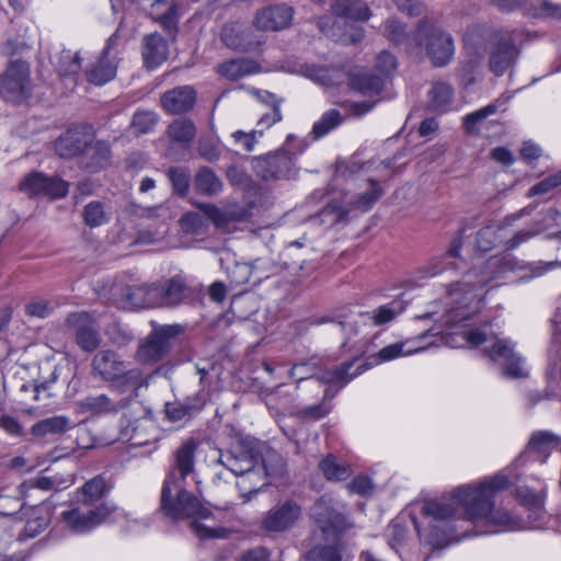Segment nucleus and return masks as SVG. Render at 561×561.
<instances>
[{
	"instance_id": "nucleus-36",
	"label": "nucleus",
	"mask_w": 561,
	"mask_h": 561,
	"mask_svg": "<svg viewBox=\"0 0 561 561\" xmlns=\"http://www.w3.org/2000/svg\"><path fill=\"white\" fill-rule=\"evenodd\" d=\"M454 96L453 88L445 82H436L430 91L428 105L433 111L445 112L448 110Z\"/></svg>"
},
{
	"instance_id": "nucleus-41",
	"label": "nucleus",
	"mask_w": 561,
	"mask_h": 561,
	"mask_svg": "<svg viewBox=\"0 0 561 561\" xmlns=\"http://www.w3.org/2000/svg\"><path fill=\"white\" fill-rule=\"evenodd\" d=\"M383 32L386 37L391 42L396 44H405L409 51H415V42L413 41V37L417 34V30L413 34L407 35L401 23L396 20H388L385 24Z\"/></svg>"
},
{
	"instance_id": "nucleus-33",
	"label": "nucleus",
	"mask_w": 561,
	"mask_h": 561,
	"mask_svg": "<svg viewBox=\"0 0 561 561\" xmlns=\"http://www.w3.org/2000/svg\"><path fill=\"white\" fill-rule=\"evenodd\" d=\"M385 79L381 76L368 72H357L352 75L350 84L352 89L364 95H377L383 88Z\"/></svg>"
},
{
	"instance_id": "nucleus-7",
	"label": "nucleus",
	"mask_w": 561,
	"mask_h": 561,
	"mask_svg": "<svg viewBox=\"0 0 561 561\" xmlns=\"http://www.w3.org/2000/svg\"><path fill=\"white\" fill-rule=\"evenodd\" d=\"M218 463L233 473L237 480V488L243 503L251 501L252 496L257 494L264 485L267 470L259 466L257 458L252 451L228 450L220 453Z\"/></svg>"
},
{
	"instance_id": "nucleus-3",
	"label": "nucleus",
	"mask_w": 561,
	"mask_h": 561,
	"mask_svg": "<svg viewBox=\"0 0 561 561\" xmlns=\"http://www.w3.org/2000/svg\"><path fill=\"white\" fill-rule=\"evenodd\" d=\"M196 448V443L188 439L175 450L174 462L162 484L160 507L174 520L192 518V530L199 538H224L227 534L225 528H211L201 523L211 513L197 496L185 490L186 478L194 473Z\"/></svg>"
},
{
	"instance_id": "nucleus-60",
	"label": "nucleus",
	"mask_w": 561,
	"mask_h": 561,
	"mask_svg": "<svg viewBox=\"0 0 561 561\" xmlns=\"http://www.w3.org/2000/svg\"><path fill=\"white\" fill-rule=\"evenodd\" d=\"M191 408L183 403H168L165 413L170 421L178 422L190 415Z\"/></svg>"
},
{
	"instance_id": "nucleus-43",
	"label": "nucleus",
	"mask_w": 561,
	"mask_h": 561,
	"mask_svg": "<svg viewBox=\"0 0 561 561\" xmlns=\"http://www.w3.org/2000/svg\"><path fill=\"white\" fill-rule=\"evenodd\" d=\"M195 186L203 194L215 195L221 191L222 183L213 171L204 168L195 176Z\"/></svg>"
},
{
	"instance_id": "nucleus-64",
	"label": "nucleus",
	"mask_w": 561,
	"mask_h": 561,
	"mask_svg": "<svg viewBox=\"0 0 561 561\" xmlns=\"http://www.w3.org/2000/svg\"><path fill=\"white\" fill-rule=\"evenodd\" d=\"M546 378L549 387H557L561 392V360L559 365H549L546 370Z\"/></svg>"
},
{
	"instance_id": "nucleus-40",
	"label": "nucleus",
	"mask_w": 561,
	"mask_h": 561,
	"mask_svg": "<svg viewBox=\"0 0 561 561\" xmlns=\"http://www.w3.org/2000/svg\"><path fill=\"white\" fill-rule=\"evenodd\" d=\"M111 213L99 201L90 202L84 206L83 220L90 228H96L108 222Z\"/></svg>"
},
{
	"instance_id": "nucleus-37",
	"label": "nucleus",
	"mask_w": 561,
	"mask_h": 561,
	"mask_svg": "<svg viewBox=\"0 0 561 561\" xmlns=\"http://www.w3.org/2000/svg\"><path fill=\"white\" fill-rule=\"evenodd\" d=\"M85 153L90 157L91 162L88 163V168L92 171H98L105 168L110 163V146L105 141L93 140L88 145Z\"/></svg>"
},
{
	"instance_id": "nucleus-48",
	"label": "nucleus",
	"mask_w": 561,
	"mask_h": 561,
	"mask_svg": "<svg viewBox=\"0 0 561 561\" xmlns=\"http://www.w3.org/2000/svg\"><path fill=\"white\" fill-rule=\"evenodd\" d=\"M561 185V169L553 174L548 175L540 182L531 186L527 192V197L546 195Z\"/></svg>"
},
{
	"instance_id": "nucleus-22",
	"label": "nucleus",
	"mask_w": 561,
	"mask_h": 561,
	"mask_svg": "<svg viewBox=\"0 0 561 561\" xmlns=\"http://www.w3.org/2000/svg\"><path fill=\"white\" fill-rule=\"evenodd\" d=\"M68 321L71 324L78 325L76 340L82 350L92 352L100 345L99 332L89 313H72L69 316Z\"/></svg>"
},
{
	"instance_id": "nucleus-2",
	"label": "nucleus",
	"mask_w": 561,
	"mask_h": 561,
	"mask_svg": "<svg viewBox=\"0 0 561 561\" xmlns=\"http://www.w3.org/2000/svg\"><path fill=\"white\" fill-rule=\"evenodd\" d=\"M559 445L560 438L553 433L537 431L510 467L478 482L460 485L447 497L425 501L420 517H412L420 539L433 548L447 546L459 539L458 528L463 522L474 526L473 535L477 536L520 529L522 522L516 515L495 507V495L517 479V474L513 473L516 467L525 465L530 458L545 462Z\"/></svg>"
},
{
	"instance_id": "nucleus-39",
	"label": "nucleus",
	"mask_w": 561,
	"mask_h": 561,
	"mask_svg": "<svg viewBox=\"0 0 561 561\" xmlns=\"http://www.w3.org/2000/svg\"><path fill=\"white\" fill-rule=\"evenodd\" d=\"M73 483L71 474L56 473L54 476H41L30 482L32 488L43 491H60Z\"/></svg>"
},
{
	"instance_id": "nucleus-52",
	"label": "nucleus",
	"mask_w": 561,
	"mask_h": 561,
	"mask_svg": "<svg viewBox=\"0 0 561 561\" xmlns=\"http://www.w3.org/2000/svg\"><path fill=\"white\" fill-rule=\"evenodd\" d=\"M42 507L32 508V518H30L24 527L26 538H34L42 533L48 525V519L42 516Z\"/></svg>"
},
{
	"instance_id": "nucleus-19",
	"label": "nucleus",
	"mask_w": 561,
	"mask_h": 561,
	"mask_svg": "<svg viewBox=\"0 0 561 561\" xmlns=\"http://www.w3.org/2000/svg\"><path fill=\"white\" fill-rule=\"evenodd\" d=\"M514 93L505 92L502 93L497 99H495L490 104L473 111L471 113L466 114L462 117V126L466 133L468 134H478L480 131V127L482 123L491 115L496 114L497 112H504L506 110V105L513 99Z\"/></svg>"
},
{
	"instance_id": "nucleus-61",
	"label": "nucleus",
	"mask_w": 561,
	"mask_h": 561,
	"mask_svg": "<svg viewBox=\"0 0 561 561\" xmlns=\"http://www.w3.org/2000/svg\"><path fill=\"white\" fill-rule=\"evenodd\" d=\"M0 427L11 436H22L23 427L20 422L11 415L0 417Z\"/></svg>"
},
{
	"instance_id": "nucleus-45",
	"label": "nucleus",
	"mask_w": 561,
	"mask_h": 561,
	"mask_svg": "<svg viewBox=\"0 0 561 561\" xmlns=\"http://www.w3.org/2000/svg\"><path fill=\"white\" fill-rule=\"evenodd\" d=\"M104 488L105 482L102 478L98 477L91 479L82 486L80 502L84 506H93V504L102 497Z\"/></svg>"
},
{
	"instance_id": "nucleus-11",
	"label": "nucleus",
	"mask_w": 561,
	"mask_h": 561,
	"mask_svg": "<svg viewBox=\"0 0 561 561\" xmlns=\"http://www.w3.org/2000/svg\"><path fill=\"white\" fill-rule=\"evenodd\" d=\"M31 92L30 67L21 60L12 61L0 82V94L7 102L20 103Z\"/></svg>"
},
{
	"instance_id": "nucleus-24",
	"label": "nucleus",
	"mask_w": 561,
	"mask_h": 561,
	"mask_svg": "<svg viewBox=\"0 0 561 561\" xmlns=\"http://www.w3.org/2000/svg\"><path fill=\"white\" fill-rule=\"evenodd\" d=\"M293 19V9L280 4L263 9L257 12L254 24L263 31H277L289 25Z\"/></svg>"
},
{
	"instance_id": "nucleus-21",
	"label": "nucleus",
	"mask_w": 561,
	"mask_h": 561,
	"mask_svg": "<svg viewBox=\"0 0 561 561\" xmlns=\"http://www.w3.org/2000/svg\"><path fill=\"white\" fill-rule=\"evenodd\" d=\"M518 50L511 37H501L490 53V70L502 76L517 59Z\"/></svg>"
},
{
	"instance_id": "nucleus-57",
	"label": "nucleus",
	"mask_w": 561,
	"mask_h": 561,
	"mask_svg": "<svg viewBox=\"0 0 561 561\" xmlns=\"http://www.w3.org/2000/svg\"><path fill=\"white\" fill-rule=\"evenodd\" d=\"M347 488L352 493L367 496L373 493L374 484L368 477L358 476L347 484Z\"/></svg>"
},
{
	"instance_id": "nucleus-32",
	"label": "nucleus",
	"mask_w": 561,
	"mask_h": 561,
	"mask_svg": "<svg viewBox=\"0 0 561 561\" xmlns=\"http://www.w3.org/2000/svg\"><path fill=\"white\" fill-rule=\"evenodd\" d=\"M169 345L152 333L140 344L136 358L141 364L156 363L167 353Z\"/></svg>"
},
{
	"instance_id": "nucleus-27",
	"label": "nucleus",
	"mask_w": 561,
	"mask_h": 561,
	"mask_svg": "<svg viewBox=\"0 0 561 561\" xmlns=\"http://www.w3.org/2000/svg\"><path fill=\"white\" fill-rule=\"evenodd\" d=\"M353 365L354 360H351L342 364L341 366H335L332 369H327L317 377V380L329 385L330 387H336L339 390L367 369V367L360 364L356 367L355 371L350 373Z\"/></svg>"
},
{
	"instance_id": "nucleus-26",
	"label": "nucleus",
	"mask_w": 561,
	"mask_h": 561,
	"mask_svg": "<svg viewBox=\"0 0 561 561\" xmlns=\"http://www.w3.org/2000/svg\"><path fill=\"white\" fill-rule=\"evenodd\" d=\"M196 93L192 87L184 85L165 92L161 98L163 108L172 114L183 113L193 107Z\"/></svg>"
},
{
	"instance_id": "nucleus-10",
	"label": "nucleus",
	"mask_w": 561,
	"mask_h": 561,
	"mask_svg": "<svg viewBox=\"0 0 561 561\" xmlns=\"http://www.w3.org/2000/svg\"><path fill=\"white\" fill-rule=\"evenodd\" d=\"M311 517L324 534L340 535L353 527L348 516L337 511L333 496L322 495L311 507Z\"/></svg>"
},
{
	"instance_id": "nucleus-17",
	"label": "nucleus",
	"mask_w": 561,
	"mask_h": 561,
	"mask_svg": "<svg viewBox=\"0 0 561 561\" xmlns=\"http://www.w3.org/2000/svg\"><path fill=\"white\" fill-rule=\"evenodd\" d=\"M153 284L148 285L133 279L122 288L118 304L124 309H142L157 307Z\"/></svg>"
},
{
	"instance_id": "nucleus-35",
	"label": "nucleus",
	"mask_w": 561,
	"mask_h": 561,
	"mask_svg": "<svg viewBox=\"0 0 561 561\" xmlns=\"http://www.w3.org/2000/svg\"><path fill=\"white\" fill-rule=\"evenodd\" d=\"M319 469L329 481H343L352 473L351 467L333 455H328L322 459L319 463Z\"/></svg>"
},
{
	"instance_id": "nucleus-44",
	"label": "nucleus",
	"mask_w": 561,
	"mask_h": 561,
	"mask_svg": "<svg viewBox=\"0 0 561 561\" xmlns=\"http://www.w3.org/2000/svg\"><path fill=\"white\" fill-rule=\"evenodd\" d=\"M342 123V116L339 111L330 110L325 112L321 118L313 124L312 134L314 139H319L329 134L333 128Z\"/></svg>"
},
{
	"instance_id": "nucleus-1",
	"label": "nucleus",
	"mask_w": 561,
	"mask_h": 561,
	"mask_svg": "<svg viewBox=\"0 0 561 561\" xmlns=\"http://www.w3.org/2000/svg\"><path fill=\"white\" fill-rule=\"evenodd\" d=\"M561 261L526 263L511 253L491 256L483 270L466 273L462 280L453 283L443 299L444 311L430 330L432 335H440L450 347H482L483 354L501 366L505 376L522 378L527 376L524 358L514 350V343L494 333L491 324L483 322L477 327L483 286H496L517 280H528L542 276Z\"/></svg>"
},
{
	"instance_id": "nucleus-12",
	"label": "nucleus",
	"mask_w": 561,
	"mask_h": 561,
	"mask_svg": "<svg viewBox=\"0 0 561 561\" xmlns=\"http://www.w3.org/2000/svg\"><path fill=\"white\" fill-rule=\"evenodd\" d=\"M255 172L265 181L294 178L298 173L296 153L284 150L261 158L256 161Z\"/></svg>"
},
{
	"instance_id": "nucleus-28",
	"label": "nucleus",
	"mask_w": 561,
	"mask_h": 561,
	"mask_svg": "<svg viewBox=\"0 0 561 561\" xmlns=\"http://www.w3.org/2000/svg\"><path fill=\"white\" fill-rule=\"evenodd\" d=\"M421 340L422 336H417L385 346L377 353L375 363L380 364L401 356H409L423 352L427 348V346L421 345Z\"/></svg>"
},
{
	"instance_id": "nucleus-8",
	"label": "nucleus",
	"mask_w": 561,
	"mask_h": 561,
	"mask_svg": "<svg viewBox=\"0 0 561 561\" xmlns=\"http://www.w3.org/2000/svg\"><path fill=\"white\" fill-rule=\"evenodd\" d=\"M415 50L425 45L426 55L434 66L443 67L450 62L455 54L451 36L428 22H422L413 37Z\"/></svg>"
},
{
	"instance_id": "nucleus-13",
	"label": "nucleus",
	"mask_w": 561,
	"mask_h": 561,
	"mask_svg": "<svg viewBox=\"0 0 561 561\" xmlns=\"http://www.w3.org/2000/svg\"><path fill=\"white\" fill-rule=\"evenodd\" d=\"M20 190L31 197H47L57 199L65 197L69 192V184L57 178L47 176L41 172H33L24 178Z\"/></svg>"
},
{
	"instance_id": "nucleus-16",
	"label": "nucleus",
	"mask_w": 561,
	"mask_h": 561,
	"mask_svg": "<svg viewBox=\"0 0 561 561\" xmlns=\"http://www.w3.org/2000/svg\"><path fill=\"white\" fill-rule=\"evenodd\" d=\"M93 139L90 126H76L62 134L55 144V149L61 158H72L87 149Z\"/></svg>"
},
{
	"instance_id": "nucleus-46",
	"label": "nucleus",
	"mask_w": 561,
	"mask_h": 561,
	"mask_svg": "<svg viewBox=\"0 0 561 561\" xmlns=\"http://www.w3.org/2000/svg\"><path fill=\"white\" fill-rule=\"evenodd\" d=\"M196 128L188 119H176L169 126V135L176 141L188 144L195 136Z\"/></svg>"
},
{
	"instance_id": "nucleus-51",
	"label": "nucleus",
	"mask_w": 561,
	"mask_h": 561,
	"mask_svg": "<svg viewBox=\"0 0 561 561\" xmlns=\"http://www.w3.org/2000/svg\"><path fill=\"white\" fill-rule=\"evenodd\" d=\"M408 536V530L405 526H403L399 519H394L387 528V539L391 549L394 551H399Z\"/></svg>"
},
{
	"instance_id": "nucleus-25",
	"label": "nucleus",
	"mask_w": 561,
	"mask_h": 561,
	"mask_svg": "<svg viewBox=\"0 0 561 561\" xmlns=\"http://www.w3.org/2000/svg\"><path fill=\"white\" fill-rule=\"evenodd\" d=\"M126 404L127 402L125 399H122L119 402H115L104 393L88 396L78 402V407L81 412L89 413L93 416L116 414Z\"/></svg>"
},
{
	"instance_id": "nucleus-29",
	"label": "nucleus",
	"mask_w": 561,
	"mask_h": 561,
	"mask_svg": "<svg viewBox=\"0 0 561 561\" xmlns=\"http://www.w3.org/2000/svg\"><path fill=\"white\" fill-rule=\"evenodd\" d=\"M167 57L168 46L161 35L153 33L145 37L142 58L147 69L158 68L167 60Z\"/></svg>"
},
{
	"instance_id": "nucleus-18",
	"label": "nucleus",
	"mask_w": 561,
	"mask_h": 561,
	"mask_svg": "<svg viewBox=\"0 0 561 561\" xmlns=\"http://www.w3.org/2000/svg\"><path fill=\"white\" fill-rule=\"evenodd\" d=\"M115 41V35H112L106 47L103 49L102 55L95 62L91 64L87 70V78L89 82L95 85H103L114 79L117 70V60L115 55H111V46Z\"/></svg>"
},
{
	"instance_id": "nucleus-42",
	"label": "nucleus",
	"mask_w": 561,
	"mask_h": 561,
	"mask_svg": "<svg viewBox=\"0 0 561 561\" xmlns=\"http://www.w3.org/2000/svg\"><path fill=\"white\" fill-rule=\"evenodd\" d=\"M305 561H352V556L336 546H325L312 549Z\"/></svg>"
},
{
	"instance_id": "nucleus-5",
	"label": "nucleus",
	"mask_w": 561,
	"mask_h": 561,
	"mask_svg": "<svg viewBox=\"0 0 561 561\" xmlns=\"http://www.w3.org/2000/svg\"><path fill=\"white\" fill-rule=\"evenodd\" d=\"M325 2L339 21L330 25L331 18H321L318 23L321 32L343 45L362 41L363 28L354 22L369 19L368 7L359 0H325Z\"/></svg>"
},
{
	"instance_id": "nucleus-6",
	"label": "nucleus",
	"mask_w": 561,
	"mask_h": 561,
	"mask_svg": "<svg viewBox=\"0 0 561 561\" xmlns=\"http://www.w3.org/2000/svg\"><path fill=\"white\" fill-rule=\"evenodd\" d=\"M91 374L93 378L102 380L119 392L131 388L133 396H138V390L147 386L144 374L139 368L127 369L121 355L111 350L96 352L91 360Z\"/></svg>"
},
{
	"instance_id": "nucleus-38",
	"label": "nucleus",
	"mask_w": 561,
	"mask_h": 561,
	"mask_svg": "<svg viewBox=\"0 0 561 561\" xmlns=\"http://www.w3.org/2000/svg\"><path fill=\"white\" fill-rule=\"evenodd\" d=\"M382 193L383 191L378 182L368 181L366 190L351 201V206L354 209L367 211L380 198Z\"/></svg>"
},
{
	"instance_id": "nucleus-59",
	"label": "nucleus",
	"mask_w": 561,
	"mask_h": 561,
	"mask_svg": "<svg viewBox=\"0 0 561 561\" xmlns=\"http://www.w3.org/2000/svg\"><path fill=\"white\" fill-rule=\"evenodd\" d=\"M26 313L32 317L46 318L53 310L50 304L46 300H34L25 306Z\"/></svg>"
},
{
	"instance_id": "nucleus-53",
	"label": "nucleus",
	"mask_w": 561,
	"mask_h": 561,
	"mask_svg": "<svg viewBox=\"0 0 561 561\" xmlns=\"http://www.w3.org/2000/svg\"><path fill=\"white\" fill-rule=\"evenodd\" d=\"M157 123V114L151 111H139L133 117V127L138 134L149 133Z\"/></svg>"
},
{
	"instance_id": "nucleus-15",
	"label": "nucleus",
	"mask_w": 561,
	"mask_h": 561,
	"mask_svg": "<svg viewBox=\"0 0 561 561\" xmlns=\"http://www.w3.org/2000/svg\"><path fill=\"white\" fill-rule=\"evenodd\" d=\"M559 227H561V213L556 208H549L542 214V218L536 222L534 227L517 231L505 242V245L508 249H515L535 236L543 232H547L549 238H556L553 233L558 231L552 230Z\"/></svg>"
},
{
	"instance_id": "nucleus-55",
	"label": "nucleus",
	"mask_w": 561,
	"mask_h": 561,
	"mask_svg": "<svg viewBox=\"0 0 561 561\" xmlns=\"http://www.w3.org/2000/svg\"><path fill=\"white\" fill-rule=\"evenodd\" d=\"M375 68L385 79L397 69V60L391 53L383 50L377 56Z\"/></svg>"
},
{
	"instance_id": "nucleus-63",
	"label": "nucleus",
	"mask_w": 561,
	"mask_h": 561,
	"mask_svg": "<svg viewBox=\"0 0 561 561\" xmlns=\"http://www.w3.org/2000/svg\"><path fill=\"white\" fill-rule=\"evenodd\" d=\"M282 121V113L279 106L274 104L271 111L264 114L257 122V125L264 126L265 128L272 127L274 124Z\"/></svg>"
},
{
	"instance_id": "nucleus-58",
	"label": "nucleus",
	"mask_w": 561,
	"mask_h": 561,
	"mask_svg": "<svg viewBox=\"0 0 561 561\" xmlns=\"http://www.w3.org/2000/svg\"><path fill=\"white\" fill-rule=\"evenodd\" d=\"M263 130H252L250 133H244L242 130H237L232 134L236 142L240 144L242 148L247 151H252L254 149L257 136H262Z\"/></svg>"
},
{
	"instance_id": "nucleus-9",
	"label": "nucleus",
	"mask_w": 561,
	"mask_h": 561,
	"mask_svg": "<svg viewBox=\"0 0 561 561\" xmlns=\"http://www.w3.org/2000/svg\"><path fill=\"white\" fill-rule=\"evenodd\" d=\"M112 515L123 514L116 507H111L107 504L92 507L81 503L80 506L64 511L61 519L73 533L87 534L103 523H108Z\"/></svg>"
},
{
	"instance_id": "nucleus-30",
	"label": "nucleus",
	"mask_w": 561,
	"mask_h": 561,
	"mask_svg": "<svg viewBox=\"0 0 561 561\" xmlns=\"http://www.w3.org/2000/svg\"><path fill=\"white\" fill-rule=\"evenodd\" d=\"M221 38L227 47L242 51L252 50L260 44L259 41H253L251 34L245 32L243 26L238 23L225 25L221 31Z\"/></svg>"
},
{
	"instance_id": "nucleus-23",
	"label": "nucleus",
	"mask_w": 561,
	"mask_h": 561,
	"mask_svg": "<svg viewBox=\"0 0 561 561\" xmlns=\"http://www.w3.org/2000/svg\"><path fill=\"white\" fill-rule=\"evenodd\" d=\"M154 298L157 307H173L181 304L186 295V284L181 275H176L163 283H154Z\"/></svg>"
},
{
	"instance_id": "nucleus-31",
	"label": "nucleus",
	"mask_w": 561,
	"mask_h": 561,
	"mask_svg": "<svg viewBox=\"0 0 561 561\" xmlns=\"http://www.w3.org/2000/svg\"><path fill=\"white\" fill-rule=\"evenodd\" d=\"M73 427V422L65 415H56L44 419L35 423L31 433L35 437H45L47 435H60Z\"/></svg>"
},
{
	"instance_id": "nucleus-50",
	"label": "nucleus",
	"mask_w": 561,
	"mask_h": 561,
	"mask_svg": "<svg viewBox=\"0 0 561 561\" xmlns=\"http://www.w3.org/2000/svg\"><path fill=\"white\" fill-rule=\"evenodd\" d=\"M81 69V58L78 53L64 50L59 58L58 70L61 76L78 75Z\"/></svg>"
},
{
	"instance_id": "nucleus-4",
	"label": "nucleus",
	"mask_w": 561,
	"mask_h": 561,
	"mask_svg": "<svg viewBox=\"0 0 561 561\" xmlns=\"http://www.w3.org/2000/svg\"><path fill=\"white\" fill-rule=\"evenodd\" d=\"M401 312L402 308L399 304L391 302L357 314L343 310L329 317L318 318L313 324L336 323L345 336L342 347L357 354H365L370 351V342L377 334L373 332L374 328L390 323Z\"/></svg>"
},
{
	"instance_id": "nucleus-62",
	"label": "nucleus",
	"mask_w": 561,
	"mask_h": 561,
	"mask_svg": "<svg viewBox=\"0 0 561 561\" xmlns=\"http://www.w3.org/2000/svg\"><path fill=\"white\" fill-rule=\"evenodd\" d=\"M237 561H270V552L263 547H256L242 553Z\"/></svg>"
},
{
	"instance_id": "nucleus-34",
	"label": "nucleus",
	"mask_w": 561,
	"mask_h": 561,
	"mask_svg": "<svg viewBox=\"0 0 561 561\" xmlns=\"http://www.w3.org/2000/svg\"><path fill=\"white\" fill-rule=\"evenodd\" d=\"M259 71V65L249 59H232L222 62L218 67V72L230 80H238L244 76L253 75Z\"/></svg>"
},
{
	"instance_id": "nucleus-54",
	"label": "nucleus",
	"mask_w": 561,
	"mask_h": 561,
	"mask_svg": "<svg viewBox=\"0 0 561 561\" xmlns=\"http://www.w3.org/2000/svg\"><path fill=\"white\" fill-rule=\"evenodd\" d=\"M168 175L173 184L174 191L180 195H185L188 190V173L182 168H171Z\"/></svg>"
},
{
	"instance_id": "nucleus-49",
	"label": "nucleus",
	"mask_w": 561,
	"mask_h": 561,
	"mask_svg": "<svg viewBox=\"0 0 561 561\" xmlns=\"http://www.w3.org/2000/svg\"><path fill=\"white\" fill-rule=\"evenodd\" d=\"M501 228L497 226H486L481 228L477 234V247L480 251L491 250L500 239L499 232Z\"/></svg>"
},
{
	"instance_id": "nucleus-56",
	"label": "nucleus",
	"mask_w": 561,
	"mask_h": 561,
	"mask_svg": "<svg viewBox=\"0 0 561 561\" xmlns=\"http://www.w3.org/2000/svg\"><path fill=\"white\" fill-rule=\"evenodd\" d=\"M519 497L522 499L523 503L533 511L534 514L538 518H541L543 516V494L542 493H534L531 491H526L523 493L519 492Z\"/></svg>"
},
{
	"instance_id": "nucleus-47",
	"label": "nucleus",
	"mask_w": 561,
	"mask_h": 561,
	"mask_svg": "<svg viewBox=\"0 0 561 561\" xmlns=\"http://www.w3.org/2000/svg\"><path fill=\"white\" fill-rule=\"evenodd\" d=\"M118 512H121L123 515H112L110 518L111 523H124V527L126 531L131 534H139L147 529L150 526V518H135L131 517L129 514H126L124 511L116 507Z\"/></svg>"
},
{
	"instance_id": "nucleus-14",
	"label": "nucleus",
	"mask_w": 561,
	"mask_h": 561,
	"mask_svg": "<svg viewBox=\"0 0 561 561\" xmlns=\"http://www.w3.org/2000/svg\"><path fill=\"white\" fill-rule=\"evenodd\" d=\"M302 514L301 506L287 500L272 507L262 519V528L267 533H284L295 527Z\"/></svg>"
},
{
	"instance_id": "nucleus-20",
	"label": "nucleus",
	"mask_w": 561,
	"mask_h": 561,
	"mask_svg": "<svg viewBox=\"0 0 561 561\" xmlns=\"http://www.w3.org/2000/svg\"><path fill=\"white\" fill-rule=\"evenodd\" d=\"M461 248L462 238L461 236H457L451 240L448 250L442 255L432 257L430 262L420 270V273H422L424 277H434L447 270L459 267L457 260L459 259Z\"/></svg>"
}]
</instances>
